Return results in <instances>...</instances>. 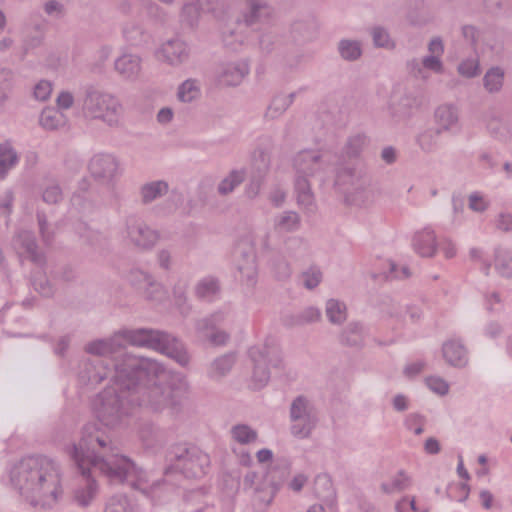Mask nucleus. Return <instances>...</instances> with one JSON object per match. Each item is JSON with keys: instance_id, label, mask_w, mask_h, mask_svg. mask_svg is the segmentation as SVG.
<instances>
[{"instance_id": "obj_8", "label": "nucleus", "mask_w": 512, "mask_h": 512, "mask_svg": "<svg viewBox=\"0 0 512 512\" xmlns=\"http://www.w3.org/2000/svg\"><path fill=\"white\" fill-rule=\"evenodd\" d=\"M167 466L164 474L181 473L185 478L197 479L206 474L209 456L195 446L183 444L172 446L166 454Z\"/></svg>"}, {"instance_id": "obj_15", "label": "nucleus", "mask_w": 512, "mask_h": 512, "mask_svg": "<svg viewBox=\"0 0 512 512\" xmlns=\"http://www.w3.org/2000/svg\"><path fill=\"white\" fill-rule=\"evenodd\" d=\"M246 11L242 18H237L236 23L241 27H250L254 24L262 23L269 19L272 14V8L265 0H245Z\"/></svg>"}, {"instance_id": "obj_33", "label": "nucleus", "mask_w": 512, "mask_h": 512, "mask_svg": "<svg viewBox=\"0 0 512 512\" xmlns=\"http://www.w3.org/2000/svg\"><path fill=\"white\" fill-rule=\"evenodd\" d=\"M269 153L261 147L256 148L251 155V174L265 177L270 169Z\"/></svg>"}, {"instance_id": "obj_41", "label": "nucleus", "mask_w": 512, "mask_h": 512, "mask_svg": "<svg viewBox=\"0 0 512 512\" xmlns=\"http://www.w3.org/2000/svg\"><path fill=\"white\" fill-rule=\"evenodd\" d=\"M177 97L184 103H191L198 99L200 97V87L197 80H185L178 88Z\"/></svg>"}, {"instance_id": "obj_5", "label": "nucleus", "mask_w": 512, "mask_h": 512, "mask_svg": "<svg viewBox=\"0 0 512 512\" xmlns=\"http://www.w3.org/2000/svg\"><path fill=\"white\" fill-rule=\"evenodd\" d=\"M295 181L294 188L297 203L309 212L315 209V197L309 178L323 185L331 173L332 155L328 152L304 150L294 158Z\"/></svg>"}, {"instance_id": "obj_30", "label": "nucleus", "mask_w": 512, "mask_h": 512, "mask_svg": "<svg viewBox=\"0 0 512 512\" xmlns=\"http://www.w3.org/2000/svg\"><path fill=\"white\" fill-rule=\"evenodd\" d=\"M169 186L166 181L158 180L146 183L140 188L141 202L145 205L168 193Z\"/></svg>"}, {"instance_id": "obj_3", "label": "nucleus", "mask_w": 512, "mask_h": 512, "mask_svg": "<svg viewBox=\"0 0 512 512\" xmlns=\"http://www.w3.org/2000/svg\"><path fill=\"white\" fill-rule=\"evenodd\" d=\"M69 454L83 476L98 470L111 484H127L145 495H153L165 483L157 480L148 485L146 473L130 458L119 453L97 423H87L82 428L81 438L72 445Z\"/></svg>"}, {"instance_id": "obj_27", "label": "nucleus", "mask_w": 512, "mask_h": 512, "mask_svg": "<svg viewBox=\"0 0 512 512\" xmlns=\"http://www.w3.org/2000/svg\"><path fill=\"white\" fill-rule=\"evenodd\" d=\"M290 475V463L287 459H279L264 476L265 483L273 486L275 491L279 489Z\"/></svg>"}, {"instance_id": "obj_45", "label": "nucleus", "mask_w": 512, "mask_h": 512, "mask_svg": "<svg viewBox=\"0 0 512 512\" xmlns=\"http://www.w3.org/2000/svg\"><path fill=\"white\" fill-rule=\"evenodd\" d=\"M370 34L375 47L387 50H393L395 48V42L390 37L386 28L382 26H375L371 28Z\"/></svg>"}, {"instance_id": "obj_58", "label": "nucleus", "mask_w": 512, "mask_h": 512, "mask_svg": "<svg viewBox=\"0 0 512 512\" xmlns=\"http://www.w3.org/2000/svg\"><path fill=\"white\" fill-rule=\"evenodd\" d=\"M277 36L273 33H263L259 38V50L267 55L270 54L276 47Z\"/></svg>"}, {"instance_id": "obj_19", "label": "nucleus", "mask_w": 512, "mask_h": 512, "mask_svg": "<svg viewBox=\"0 0 512 512\" xmlns=\"http://www.w3.org/2000/svg\"><path fill=\"white\" fill-rule=\"evenodd\" d=\"M129 281L136 288L143 290L148 299H157L156 294L160 293L161 287L149 273L134 269L130 272Z\"/></svg>"}, {"instance_id": "obj_23", "label": "nucleus", "mask_w": 512, "mask_h": 512, "mask_svg": "<svg viewBox=\"0 0 512 512\" xmlns=\"http://www.w3.org/2000/svg\"><path fill=\"white\" fill-rule=\"evenodd\" d=\"M194 295L202 301H211L221 292V281L214 276H206L200 279L193 288Z\"/></svg>"}, {"instance_id": "obj_40", "label": "nucleus", "mask_w": 512, "mask_h": 512, "mask_svg": "<svg viewBox=\"0 0 512 512\" xmlns=\"http://www.w3.org/2000/svg\"><path fill=\"white\" fill-rule=\"evenodd\" d=\"M17 160V153L9 143L0 144V179L5 177Z\"/></svg>"}, {"instance_id": "obj_63", "label": "nucleus", "mask_w": 512, "mask_h": 512, "mask_svg": "<svg viewBox=\"0 0 512 512\" xmlns=\"http://www.w3.org/2000/svg\"><path fill=\"white\" fill-rule=\"evenodd\" d=\"M187 282L179 281L173 288V295L178 306H184L187 303Z\"/></svg>"}, {"instance_id": "obj_24", "label": "nucleus", "mask_w": 512, "mask_h": 512, "mask_svg": "<svg viewBox=\"0 0 512 512\" xmlns=\"http://www.w3.org/2000/svg\"><path fill=\"white\" fill-rule=\"evenodd\" d=\"M414 250L422 257H433L436 253V236L432 230L424 229L413 237Z\"/></svg>"}, {"instance_id": "obj_42", "label": "nucleus", "mask_w": 512, "mask_h": 512, "mask_svg": "<svg viewBox=\"0 0 512 512\" xmlns=\"http://www.w3.org/2000/svg\"><path fill=\"white\" fill-rule=\"evenodd\" d=\"M200 7L198 3H187L182 7L180 21L183 26L195 29L200 18Z\"/></svg>"}, {"instance_id": "obj_34", "label": "nucleus", "mask_w": 512, "mask_h": 512, "mask_svg": "<svg viewBox=\"0 0 512 512\" xmlns=\"http://www.w3.org/2000/svg\"><path fill=\"white\" fill-rule=\"evenodd\" d=\"M325 313L329 322L333 325H341L347 319V308L345 303L329 299L325 305Z\"/></svg>"}, {"instance_id": "obj_2", "label": "nucleus", "mask_w": 512, "mask_h": 512, "mask_svg": "<svg viewBox=\"0 0 512 512\" xmlns=\"http://www.w3.org/2000/svg\"><path fill=\"white\" fill-rule=\"evenodd\" d=\"M123 341L160 351L183 367L190 360L183 344L165 331L152 328L123 329L109 339L96 340L86 346V351L97 357L82 363L78 374L80 382L90 386H96L108 378L113 382L116 358H122L124 354L133 355L127 351Z\"/></svg>"}, {"instance_id": "obj_37", "label": "nucleus", "mask_w": 512, "mask_h": 512, "mask_svg": "<svg viewBox=\"0 0 512 512\" xmlns=\"http://www.w3.org/2000/svg\"><path fill=\"white\" fill-rule=\"evenodd\" d=\"M495 269L503 277H512V250L501 248L495 250Z\"/></svg>"}, {"instance_id": "obj_6", "label": "nucleus", "mask_w": 512, "mask_h": 512, "mask_svg": "<svg viewBox=\"0 0 512 512\" xmlns=\"http://www.w3.org/2000/svg\"><path fill=\"white\" fill-rule=\"evenodd\" d=\"M82 113L85 118L101 120L110 127H119L123 106L114 95L89 85L84 89Z\"/></svg>"}, {"instance_id": "obj_51", "label": "nucleus", "mask_w": 512, "mask_h": 512, "mask_svg": "<svg viewBox=\"0 0 512 512\" xmlns=\"http://www.w3.org/2000/svg\"><path fill=\"white\" fill-rule=\"evenodd\" d=\"M197 3L203 12L211 13L216 19L222 18V0H198Z\"/></svg>"}, {"instance_id": "obj_54", "label": "nucleus", "mask_w": 512, "mask_h": 512, "mask_svg": "<svg viewBox=\"0 0 512 512\" xmlns=\"http://www.w3.org/2000/svg\"><path fill=\"white\" fill-rule=\"evenodd\" d=\"M487 128L493 136L500 138V139L507 138V135H508L507 127L503 123V121L501 119H499L498 117H495V116L491 117L488 120Z\"/></svg>"}, {"instance_id": "obj_18", "label": "nucleus", "mask_w": 512, "mask_h": 512, "mask_svg": "<svg viewBox=\"0 0 512 512\" xmlns=\"http://www.w3.org/2000/svg\"><path fill=\"white\" fill-rule=\"evenodd\" d=\"M442 356L448 365L455 368H463L469 361L467 348L456 339H449L443 343Z\"/></svg>"}, {"instance_id": "obj_60", "label": "nucleus", "mask_w": 512, "mask_h": 512, "mask_svg": "<svg viewBox=\"0 0 512 512\" xmlns=\"http://www.w3.org/2000/svg\"><path fill=\"white\" fill-rule=\"evenodd\" d=\"M246 176V172L244 169L241 170H232L228 177H226V194L228 192H232L235 187L240 185Z\"/></svg>"}, {"instance_id": "obj_1", "label": "nucleus", "mask_w": 512, "mask_h": 512, "mask_svg": "<svg viewBox=\"0 0 512 512\" xmlns=\"http://www.w3.org/2000/svg\"><path fill=\"white\" fill-rule=\"evenodd\" d=\"M188 383L180 375H170L158 361L124 354L116 358L113 386L98 395L96 414L107 427H117L133 406L146 407L153 412L181 410L188 392Z\"/></svg>"}, {"instance_id": "obj_7", "label": "nucleus", "mask_w": 512, "mask_h": 512, "mask_svg": "<svg viewBox=\"0 0 512 512\" xmlns=\"http://www.w3.org/2000/svg\"><path fill=\"white\" fill-rule=\"evenodd\" d=\"M335 161V187L344 194L348 204L361 205L369 198L370 177L346 162L344 156Z\"/></svg>"}, {"instance_id": "obj_49", "label": "nucleus", "mask_w": 512, "mask_h": 512, "mask_svg": "<svg viewBox=\"0 0 512 512\" xmlns=\"http://www.w3.org/2000/svg\"><path fill=\"white\" fill-rule=\"evenodd\" d=\"M32 285L34 289L44 297H51L54 294V289L46 275L36 272L32 276Z\"/></svg>"}, {"instance_id": "obj_20", "label": "nucleus", "mask_w": 512, "mask_h": 512, "mask_svg": "<svg viewBox=\"0 0 512 512\" xmlns=\"http://www.w3.org/2000/svg\"><path fill=\"white\" fill-rule=\"evenodd\" d=\"M142 59L138 55L123 54L114 63L115 70L127 80H135L141 72Z\"/></svg>"}, {"instance_id": "obj_11", "label": "nucleus", "mask_w": 512, "mask_h": 512, "mask_svg": "<svg viewBox=\"0 0 512 512\" xmlns=\"http://www.w3.org/2000/svg\"><path fill=\"white\" fill-rule=\"evenodd\" d=\"M249 357L253 364L252 384L254 389H261L270 379L269 366L280 368L282 357L278 347L265 344L249 349Z\"/></svg>"}, {"instance_id": "obj_64", "label": "nucleus", "mask_w": 512, "mask_h": 512, "mask_svg": "<svg viewBox=\"0 0 512 512\" xmlns=\"http://www.w3.org/2000/svg\"><path fill=\"white\" fill-rule=\"evenodd\" d=\"M52 91L50 82L40 81L34 88V96L36 99L45 101L48 99Z\"/></svg>"}, {"instance_id": "obj_26", "label": "nucleus", "mask_w": 512, "mask_h": 512, "mask_svg": "<svg viewBox=\"0 0 512 512\" xmlns=\"http://www.w3.org/2000/svg\"><path fill=\"white\" fill-rule=\"evenodd\" d=\"M248 59L232 60L226 62V86H237L249 73Z\"/></svg>"}, {"instance_id": "obj_25", "label": "nucleus", "mask_w": 512, "mask_h": 512, "mask_svg": "<svg viewBox=\"0 0 512 512\" xmlns=\"http://www.w3.org/2000/svg\"><path fill=\"white\" fill-rule=\"evenodd\" d=\"M123 36L126 41L136 47L144 46L151 40V35L140 22L129 21L123 27Z\"/></svg>"}, {"instance_id": "obj_35", "label": "nucleus", "mask_w": 512, "mask_h": 512, "mask_svg": "<svg viewBox=\"0 0 512 512\" xmlns=\"http://www.w3.org/2000/svg\"><path fill=\"white\" fill-rule=\"evenodd\" d=\"M440 134V128H427L416 136V143L423 152H433L437 148Z\"/></svg>"}, {"instance_id": "obj_59", "label": "nucleus", "mask_w": 512, "mask_h": 512, "mask_svg": "<svg viewBox=\"0 0 512 512\" xmlns=\"http://www.w3.org/2000/svg\"><path fill=\"white\" fill-rule=\"evenodd\" d=\"M42 198L48 204H57L62 200V191L60 186L57 184L47 186L43 191Z\"/></svg>"}, {"instance_id": "obj_53", "label": "nucleus", "mask_w": 512, "mask_h": 512, "mask_svg": "<svg viewBox=\"0 0 512 512\" xmlns=\"http://www.w3.org/2000/svg\"><path fill=\"white\" fill-rule=\"evenodd\" d=\"M458 72L466 78H472L479 74V62L476 58L462 61L458 66Z\"/></svg>"}, {"instance_id": "obj_21", "label": "nucleus", "mask_w": 512, "mask_h": 512, "mask_svg": "<svg viewBox=\"0 0 512 512\" xmlns=\"http://www.w3.org/2000/svg\"><path fill=\"white\" fill-rule=\"evenodd\" d=\"M321 313L315 307H307L296 313H289L282 317V324L287 328L301 327L319 321Z\"/></svg>"}, {"instance_id": "obj_28", "label": "nucleus", "mask_w": 512, "mask_h": 512, "mask_svg": "<svg viewBox=\"0 0 512 512\" xmlns=\"http://www.w3.org/2000/svg\"><path fill=\"white\" fill-rule=\"evenodd\" d=\"M68 119L66 115L56 108H45L42 110L39 123L49 131L59 130L67 125Z\"/></svg>"}, {"instance_id": "obj_52", "label": "nucleus", "mask_w": 512, "mask_h": 512, "mask_svg": "<svg viewBox=\"0 0 512 512\" xmlns=\"http://www.w3.org/2000/svg\"><path fill=\"white\" fill-rule=\"evenodd\" d=\"M129 501L125 495H116L113 496L104 512H129Z\"/></svg>"}, {"instance_id": "obj_29", "label": "nucleus", "mask_w": 512, "mask_h": 512, "mask_svg": "<svg viewBox=\"0 0 512 512\" xmlns=\"http://www.w3.org/2000/svg\"><path fill=\"white\" fill-rule=\"evenodd\" d=\"M339 341L348 347L360 348L363 346V326L360 322H350L340 333Z\"/></svg>"}, {"instance_id": "obj_44", "label": "nucleus", "mask_w": 512, "mask_h": 512, "mask_svg": "<svg viewBox=\"0 0 512 512\" xmlns=\"http://www.w3.org/2000/svg\"><path fill=\"white\" fill-rule=\"evenodd\" d=\"M232 438L240 444L254 443L258 438L256 430L246 424H238L231 429Z\"/></svg>"}, {"instance_id": "obj_57", "label": "nucleus", "mask_w": 512, "mask_h": 512, "mask_svg": "<svg viewBox=\"0 0 512 512\" xmlns=\"http://www.w3.org/2000/svg\"><path fill=\"white\" fill-rule=\"evenodd\" d=\"M44 39V32L41 25L34 26V33L28 35L24 41L25 50L39 47Z\"/></svg>"}, {"instance_id": "obj_43", "label": "nucleus", "mask_w": 512, "mask_h": 512, "mask_svg": "<svg viewBox=\"0 0 512 512\" xmlns=\"http://www.w3.org/2000/svg\"><path fill=\"white\" fill-rule=\"evenodd\" d=\"M91 473L92 472L87 473L84 476L87 478L86 487L77 489L74 492V500L82 507H86L90 504L96 492V482L89 478Z\"/></svg>"}, {"instance_id": "obj_48", "label": "nucleus", "mask_w": 512, "mask_h": 512, "mask_svg": "<svg viewBox=\"0 0 512 512\" xmlns=\"http://www.w3.org/2000/svg\"><path fill=\"white\" fill-rule=\"evenodd\" d=\"M365 143L366 136L363 134L350 137L343 148V154L341 156L349 160L358 157Z\"/></svg>"}, {"instance_id": "obj_13", "label": "nucleus", "mask_w": 512, "mask_h": 512, "mask_svg": "<svg viewBox=\"0 0 512 512\" xmlns=\"http://www.w3.org/2000/svg\"><path fill=\"white\" fill-rule=\"evenodd\" d=\"M117 167L118 163L116 159L106 153L94 155L88 163L90 175L101 183H109L114 177Z\"/></svg>"}, {"instance_id": "obj_56", "label": "nucleus", "mask_w": 512, "mask_h": 512, "mask_svg": "<svg viewBox=\"0 0 512 512\" xmlns=\"http://www.w3.org/2000/svg\"><path fill=\"white\" fill-rule=\"evenodd\" d=\"M303 285L312 290L319 285L322 279V273L318 269H309L302 274Z\"/></svg>"}, {"instance_id": "obj_12", "label": "nucleus", "mask_w": 512, "mask_h": 512, "mask_svg": "<svg viewBox=\"0 0 512 512\" xmlns=\"http://www.w3.org/2000/svg\"><path fill=\"white\" fill-rule=\"evenodd\" d=\"M126 232L130 241L142 249L152 248L159 238L155 230L133 215L126 218Z\"/></svg>"}, {"instance_id": "obj_36", "label": "nucleus", "mask_w": 512, "mask_h": 512, "mask_svg": "<svg viewBox=\"0 0 512 512\" xmlns=\"http://www.w3.org/2000/svg\"><path fill=\"white\" fill-rule=\"evenodd\" d=\"M504 70L500 67H491L483 77V86L489 93H498L503 86Z\"/></svg>"}, {"instance_id": "obj_14", "label": "nucleus", "mask_w": 512, "mask_h": 512, "mask_svg": "<svg viewBox=\"0 0 512 512\" xmlns=\"http://www.w3.org/2000/svg\"><path fill=\"white\" fill-rule=\"evenodd\" d=\"M223 316L221 313H215L209 317L200 319L196 322L198 334L209 341L213 346L224 344V333L221 331Z\"/></svg>"}, {"instance_id": "obj_17", "label": "nucleus", "mask_w": 512, "mask_h": 512, "mask_svg": "<svg viewBox=\"0 0 512 512\" xmlns=\"http://www.w3.org/2000/svg\"><path fill=\"white\" fill-rule=\"evenodd\" d=\"M189 51L182 40L170 39L162 44L158 57L170 65H180L188 59Z\"/></svg>"}, {"instance_id": "obj_22", "label": "nucleus", "mask_w": 512, "mask_h": 512, "mask_svg": "<svg viewBox=\"0 0 512 512\" xmlns=\"http://www.w3.org/2000/svg\"><path fill=\"white\" fill-rule=\"evenodd\" d=\"M420 102L413 94L405 93L390 104L391 115L394 118L405 119L411 116L414 109L418 108Z\"/></svg>"}, {"instance_id": "obj_4", "label": "nucleus", "mask_w": 512, "mask_h": 512, "mask_svg": "<svg viewBox=\"0 0 512 512\" xmlns=\"http://www.w3.org/2000/svg\"><path fill=\"white\" fill-rule=\"evenodd\" d=\"M10 482L33 507L53 508L63 494L54 461L43 455L27 456L14 464L10 470Z\"/></svg>"}, {"instance_id": "obj_46", "label": "nucleus", "mask_w": 512, "mask_h": 512, "mask_svg": "<svg viewBox=\"0 0 512 512\" xmlns=\"http://www.w3.org/2000/svg\"><path fill=\"white\" fill-rule=\"evenodd\" d=\"M338 50L341 57L347 61H355L362 54L361 44L355 40H341L338 45Z\"/></svg>"}, {"instance_id": "obj_32", "label": "nucleus", "mask_w": 512, "mask_h": 512, "mask_svg": "<svg viewBox=\"0 0 512 512\" xmlns=\"http://www.w3.org/2000/svg\"><path fill=\"white\" fill-rule=\"evenodd\" d=\"M315 495L324 502H333L336 492L328 474H320L314 480Z\"/></svg>"}, {"instance_id": "obj_55", "label": "nucleus", "mask_w": 512, "mask_h": 512, "mask_svg": "<svg viewBox=\"0 0 512 512\" xmlns=\"http://www.w3.org/2000/svg\"><path fill=\"white\" fill-rule=\"evenodd\" d=\"M12 74L9 70H0V106L7 100L11 90Z\"/></svg>"}, {"instance_id": "obj_31", "label": "nucleus", "mask_w": 512, "mask_h": 512, "mask_svg": "<svg viewBox=\"0 0 512 512\" xmlns=\"http://www.w3.org/2000/svg\"><path fill=\"white\" fill-rule=\"evenodd\" d=\"M435 121L438 128L441 129V133L443 131H447L451 129L458 123V111L452 105H441L439 106L434 113Z\"/></svg>"}, {"instance_id": "obj_50", "label": "nucleus", "mask_w": 512, "mask_h": 512, "mask_svg": "<svg viewBox=\"0 0 512 512\" xmlns=\"http://www.w3.org/2000/svg\"><path fill=\"white\" fill-rule=\"evenodd\" d=\"M275 277L280 281H285L291 276L289 263L281 256L276 257L272 262Z\"/></svg>"}, {"instance_id": "obj_10", "label": "nucleus", "mask_w": 512, "mask_h": 512, "mask_svg": "<svg viewBox=\"0 0 512 512\" xmlns=\"http://www.w3.org/2000/svg\"><path fill=\"white\" fill-rule=\"evenodd\" d=\"M290 432L299 439L309 438L316 428L319 417L312 401L304 396L295 397L289 408Z\"/></svg>"}, {"instance_id": "obj_62", "label": "nucleus", "mask_w": 512, "mask_h": 512, "mask_svg": "<svg viewBox=\"0 0 512 512\" xmlns=\"http://www.w3.org/2000/svg\"><path fill=\"white\" fill-rule=\"evenodd\" d=\"M427 386L434 392L444 395L448 392V384L439 377L430 376L426 378Z\"/></svg>"}, {"instance_id": "obj_39", "label": "nucleus", "mask_w": 512, "mask_h": 512, "mask_svg": "<svg viewBox=\"0 0 512 512\" xmlns=\"http://www.w3.org/2000/svg\"><path fill=\"white\" fill-rule=\"evenodd\" d=\"M300 217L294 211H286L274 220V227L280 232H291L298 228Z\"/></svg>"}, {"instance_id": "obj_16", "label": "nucleus", "mask_w": 512, "mask_h": 512, "mask_svg": "<svg viewBox=\"0 0 512 512\" xmlns=\"http://www.w3.org/2000/svg\"><path fill=\"white\" fill-rule=\"evenodd\" d=\"M15 248L22 249L35 265L41 267L45 264V255L39 250L35 235L28 230L19 231L13 238Z\"/></svg>"}, {"instance_id": "obj_9", "label": "nucleus", "mask_w": 512, "mask_h": 512, "mask_svg": "<svg viewBox=\"0 0 512 512\" xmlns=\"http://www.w3.org/2000/svg\"><path fill=\"white\" fill-rule=\"evenodd\" d=\"M232 259L238 272V281L247 293H252L258 283V264L251 237H241L232 249Z\"/></svg>"}, {"instance_id": "obj_61", "label": "nucleus", "mask_w": 512, "mask_h": 512, "mask_svg": "<svg viewBox=\"0 0 512 512\" xmlns=\"http://www.w3.org/2000/svg\"><path fill=\"white\" fill-rule=\"evenodd\" d=\"M208 375L211 379L221 380L224 376V357L214 359L208 369Z\"/></svg>"}, {"instance_id": "obj_47", "label": "nucleus", "mask_w": 512, "mask_h": 512, "mask_svg": "<svg viewBox=\"0 0 512 512\" xmlns=\"http://www.w3.org/2000/svg\"><path fill=\"white\" fill-rule=\"evenodd\" d=\"M290 106V100L284 98L283 94L276 95L265 112L264 117L268 120H274L281 116Z\"/></svg>"}, {"instance_id": "obj_38", "label": "nucleus", "mask_w": 512, "mask_h": 512, "mask_svg": "<svg viewBox=\"0 0 512 512\" xmlns=\"http://www.w3.org/2000/svg\"><path fill=\"white\" fill-rule=\"evenodd\" d=\"M275 493V488L265 483V480L263 479L260 484L256 485L253 491L255 505H257L258 508L267 507L272 502Z\"/></svg>"}]
</instances>
